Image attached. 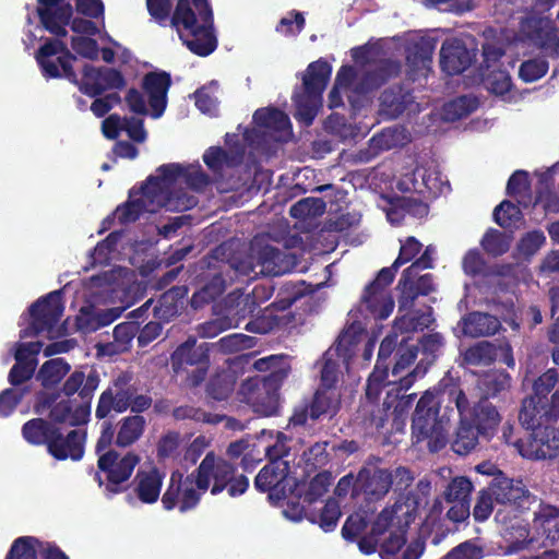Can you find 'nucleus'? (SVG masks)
<instances>
[{
    "label": "nucleus",
    "instance_id": "obj_1",
    "mask_svg": "<svg viewBox=\"0 0 559 559\" xmlns=\"http://www.w3.org/2000/svg\"><path fill=\"white\" fill-rule=\"evenodd\" d=\"M253 368L269 374L246 379L238 392L240 401L248 404L259 416L277 415L280 390L292 371L289 356L281 354L262 357L254 361Z\"/></svg>",
    "mask_w": 559,
    "mask_h": 559
},
{
    "label": "nucleus",
    "instance_id": "obj_2",
    "mask_svg": "<svg viewBox=\"0 0 559 559\" xmlns=\"http://www.w3.org/2000/svg\"><path fill=\"white\" fill-rule=\"evenodd\" d=\"M100 383V377L96 369L91 368L86 374L82 369H75L66 379L61 386V393L68 400H61L51 404L49 420L53 425L66 424L70 427H78L90 421L92 401L94 393Z\"/></svg>",
    "mask_w": 559,
    "mask_h": 559
},
{
    "label": "nucleus",
    "instance_id": "obj_3",
    "mask_svg": "<svg viewBox=\"0 0 559 559\" xmlns=\"http://www.w3.org/2000/svg\"><path fill=\"white\" fill-rule=\"evenodd\" d=\"M171 26L187 32V37L181 33L179 36L197 56L206 57L217 47L210 0H179L173 12Z\"/></svg>",
    "mask_w": 559,
    "mask_h": 559
},
{
    "label": "nucleus",
    "instance_id": "obj_4",
    "mask_svg": "<svg viewBox=\"0 0 559 559\" xmlns=\"http://www.w3.org/2000/svg\"><path fill=\"white\" fill-rule=\"evenodd\" d=\"M22 436L32 445H45L47 452L58 461H80L84 455V431L73 429L64 436L60 427L40 417L24 423Z\"/></svg>",
    "mask_w": 559,
    "mask_h": 559
},
{
    "label": "nucleus",
    "instance_id": "obj_5",
    "mask_svg": "<svg viewBox=\"0 0 559 559\" xmlns=\"http://www.w3.org/2000/svg\"><path fill=\"white\" fill-rule=\"evenodd\" d=\"M421 248L423 245L418 239L413 236L407 237L401 243L399 255L392 265L382 267L376 278L365 287L361 302L372 318L384 320L392 313L394 301L386 292V287L393 283L399 267L411 262Z\"/></svg>",
    "mask_w": 559,
    "mask_h": 559
},
{
    "label": "nucleus",
    "instance_id": "obj_6",
    "mask_svg": "<svg viewBox=\"0 0 559 559\" xmlns=\"http://www.w3.org/2000/svg\"><path fill=\"white\" fill-rule=\"evenodd\" d=\"M440 403L437 396L426 391L417 401L412 416L413 444L426 442L431 453L442 450L448 443L450 417L444 413L439 416Z\"/></svg>",
    "mask_w": 559,
    "mask_h": 559
},
{
    "label": "nucleus",
    "instance_id": "obj_7",
    "mask_svg": "<svg viewBox=\"0 0 559 559\" xmlns=\"http://www.w3.org/2000/svg\"><path fill=\"white\" fill-rule=\"evenodd\" d=\"M254 128L243 132V139L253 150L270 154L274 145L286 142L292 135L288 115L276 107H263L252 116Z\"/></svg>",
    "mask_w": 559,
    "mask_h": 559
},
{
    "label": "nucleus",
    "instance_id": "obj_8",
    "mask_svg": "<svg viewBox=\"0 0 559 559\" xmlns=\"http://www.w3.org/2000/svg\"><path fill=\"white\" fill-rule=\"evenodd\" d=\"M331 73L332 67L322 58L309 63L302 76L304 90L293 95V102L296 107L294 116L297 121L306 127H310L313 123Z\"/></svg>",
    "mask_w": 559,
    "mask_h": 559
},
{
    "label": "nucleus",
    "instance_id": "obj_9",
    "mask_svg": "<svg viewBox=\"0 0 559 559\" xmlns=\"http://www.w3.org/2000/svg\"><path fill=\"white\" fill-rule=\"evenodd\" d=\"M139 463L140 456L133 452L120 455L115 450H107L98 455L95 480L99 487H105L108 497L121 493L128 489L126 483Z\"/></svg>",
    "mask_w": 559,
    "mask_h": 559
},
{
    "label": "nucleus",
    "instance_id": "obj_10",
    "mask_svg": "<svg viewBox=\"0 0 559 559\" xmlns=\"http://www.w3.org/2000/svg\"><path fill=\"white\" fill-rule=\"evenodd\" d=\"M389 362L376 361L372 372L369 374L366 384V397L370 402H377L380 397L382 390L385 386L391 389L386 392V396L383 402V406L390 409L394 399L391 400L393 393L399 396L402 392L409 390L416 382L418 377H423L426 369L420 370L419 366H416L406 376L400 377L397 380L389 381Z\"/></svg>",
    "mask_w": 559,
    "mask_h": 559
},
{
    "label": "nucleus",
    "instance_id": "obj_11",
    "mask_svg": "<svg viewBox=\"0 0 559 559\" xmlns=\"http://www.w3.org/2000/svg\"><path fill=\"white\" fill-rule=\"evenodd\" d=\"M175 373L186 372L190 386H199L205 379L210 367L209 350L204 345H195L194 340H188L179 345L170 357Z\"/></svg>",
    "mask_w": 559,
    "mask_h": 559
},
{
    "label": "nucleus",
    "instance_id": "obj_12",
    "mask_svg": "<svg viewBox=\"0 0 559 559\" xmlns=\"http://www.w3.org/2000/svg\"><path fill=\"white\" fill-rule=\"evenodd\" d=\"M62 296V289H57L38 298L31 305L28 309L31 323L21 331V338L35 337L43 332L53 330L64 311Z\"/></svg>",
    "mask_w": 559,
    "mask_h": 559
},
{
    "label": "nucleus",
    "instance_id": "obj_13",
    "mask_svg": "<svg viewBox=\"0 0 559 559\" xmlns=\"http://www.w3.org/2000/svg\"><path fill=\"white\" fill-rule=\"evenodd\" d=\"M133 373L122 371L115 377L108 388L104 390L97 402L95 417L99 420L107 418L111 412L124 413L132 404L138 388L132 383Z\"/></svg>",
    "mask_w": 559,
    "mask_h": 559
},
{
    "label": "nucleus",
    "instance_id": "obj_14",
    "mask_svg": "<svg viewBox=\"0 0 559 559\" xmlns=\"http://www.w3.org/2000/svg\"><path fill=\"white\" fill-rule=\"evenodd\" d=\"M443 393L448 395L449 401L455 404L460 415V421L455 430L451 449L459 455H467L478 444L481 437L477 429L465 418V412L468 411L469 401L465 392L456 383L444 385Z\"/></svg>",
    "mask_w": 559,
    "mask_h": 559
},
{
    "label": "nucleus",
    "instance_id": "obj_15",
    "mask_svg": "<svg viewBox=\"0 0 559 559\" xmlns=\"http://www.w3.org/2000/svg\"><path fill=\"white\" fill-rule=\"evenodd\" d=\"M341 408V392L337 389L318 388L309 401L295 407L289 425L304 426L308 419L333 418Z\"/></svg>",
    "mask_w": 559,
    "mask_h": 559
},
{
    "label": "nucleus",
    "instance_id": "obj_16",
    "mask_svg": "<svg viewBox=\"0 0 559 559\" xmlns=\"http://www.w3.org/2000/svg\"><path fill=\"white\" fill-rule=\"evenodd\" d=\"M194 485V472L185 478L180 472H173L169 485L162 496L163 508L170 511L178 507L179 511L182 513L194 509L201 499V493L197 490Z\"/></svg>",
    "mask_w": 559,
    "mask_h": 559
},
{
    "label": "nucleus",
    "instance_id": "obj_17",
    "mask_svg": "<svg viewBox=\"0 0 559 559\" xmlns=\"http://www.w3.org/2000/svg\"><path fill=\"white\" fill-rule=\"evenodd\" d=\"M237 467L223 459H216L213 452H210L202 460L195 473V486L203 492L210 487L211 478L214 484L211 488L212 495H218L229 485Z\"/></svg>",
    "mask_w": 559,
    "mask_h": 559
},
{
    "label": "nucleus",
    "instance_id": "obj_18",
    "mask_svg": "<svg viewBox=\"0 0 559 559\" xmlns=\"http://www.w3.org/2000/svg\"><path fill=\"white\" fill-rule=\"evenodd\" d=\"M127 81L122 72L115 68L94 67L86 63L82 70L80 92L88 97L102 96L106 91L123 90Z\"/></svg>",
    "mask_w": 559,
    "mask_h": 559
},
{
    "label": "nucleus",
    "instance_id": "obj_19",
    "mask_svg": "<svg viewBox=\"0 0 559 559\" xmlns=\"http://www.w3.org/2000/svg\"><path fill=\"white\" fill-rule=\"evenodd\" d=\"M559 418V390L555 391L550 401L527 396L522 401L519 420L523 428L532 430L547 423H556Z\"/></svg>",
    "mask_w": 559,
    "mask_h": 559
},
{
    "label": "nucleus",
    "instance_id": "obj_20",
    "mask_svg": "<svg viewBox=\"0 0 559 559\" xmlns=\"http://www.w3.org/2000/svg\"><path fill=\"white\" fill-rule=\"evenodd\" d=\"M555 423L532 429L521 456L528 460H552L559 456V430Z\"/></svg>",
    "mask_w": 559,
    "mask_h": 559
},
{
    "label": "nucleus",
    "instance_id": "obj_21",
    "mask_svg": "<svg viewBox=\"0 0 559 559\" xmlns=\"http://www.w3.org/2000/svg\"><path fill=\"white\" fill-rule=\"evenodd\" d=\"M472 481L465 476H457L447 485L442 499L450 504L447 516L454 523L464 522L471 514Z\"/></svg>",
    "mask_w": 559,
    "mask_h": 559
},
{
    "label": "nucleus",
    "instance_id": "obj_22",
    "mask_svg": "<svg viewBox=\"0 0 559 559\" xmlns=\"http://www.w3.org/2000/svg\"><path fill=\"white\" fill-rule=\"evenodd\" d=\"M477 51L475 46L467 47L463 39L444 40L440 49L441 70L451 76L463 73L476 61Z\"/></svg>",
    "mask_w": 559,
    "mask_h": 559
},
{
    "label": "nucleus",
    "instance_id": "obj_23",
    "mask_svg": "<svg viewBox=\"0 0 559 559\" xmlns=\"http://www.w3.org/2000/svg\"><path fill=\"white\" fill-rule=\"evenodd\" d=\"M392 487V473L378 467H362L354 483V490L362 493L368 502L383 499Z\"/></svg>",
    "mask_w": 559,
    "mask_h": 559
},
{
    "label": "nucleus",
    "instance_id": "obj_24",
    "mask_svg": "<svg viewBox=\"0 0 559 559\" xmlns=\"http://www.w3.org/2000/svg\"><path fill=\"white\" fill-rule=\"evenodd\" d=\"M66 0H37V15L43 27L57 37H66L73 8Z\"/></svg>",
    "mask_w": 559,
    "mask_h": 559
},
{
    "label": "nucleus",
    "instance_id": "obj_25",
    "mask_svg": "<svg viewBox=\"0 0 559 559\" xmlns=\"http://www.w3.org/2000/svg\"><path fill=\"white\" fill-rule=\"evenodd\" d=\"M171 86L170 73L166 71H151L142 79V88L147 94L151 116L157 119L163 116L167 107V94Z\"/></svg>",
    "mask_w": 559,
    "mask_h": 559
},
{
    "label": "nucleus",
    "instance_id": "obj_26",
    "mask_svg": "<svg viewBox=\"0 0 559 559\" xmlns=\"http://www.w3.org/2000/svg\"><path fill=\"white\" fill-rule=\"evenodd\" d=\"M489 490L498 503H509L518 509H525L533 498L522 480L506 477L501 472L490 483Z\"/></svg>",
    "mask_w": 559,
    "mask_h": 559
},
{
    "label": "nucleus",
    "instance_id": "obj_27",
    "mask_svg": "<svg viewBox=\"0 0 559 559\" xmlns=\"http://www.w3.org/2000/svg\"><path fill=\"white\" fill-rule=\"evenodd\" d=\"M465 418L487 441L495 437L502 419L497 407L486 399H479L472 407L468 406Z\"/></svg>",
    "mask_w": 559,
    "mask_h": 559
},
{
    "label": "nucleus",
    "instance_id": "obj_28",
    "mask_svg": "<svg viewBox=\"0 0 559 559\" xmlns=\"http://www.w3.org/2000/svg\"><path fill=\"white\" fill-rule=\"evenodd\" d=\"M289 464L286 461H273L264 465L254 478V487L260 492H269L271 499L281 500L284 489L278 490L280 485L286 479Z\"/></svg>",
    "mask_w": 559,
    "mask_h": 559
},
{
    "label": "nucleus",
    "instance_id": "obj_29",
    "mask_svg": "<svg viewBox=\"0 0 559 559\" xmlns=\"http://www.w3.org/2000/svg\"><path fill=\"white\" fill-rule=\"evenodd\" d=\"M145 190H143V186L141 187L139 198H134L133 190L129 193V200L122 204H120L116 211L115 215L120 224L126 225L129 223H133L140 218V216L147 213H156L162 207L160 201H157L155 198L145 194Z\"/></svg>",
    "mask_w": 559,
    "mask_h": 559
},
{
    "label": "nucleus",
    "instance_id": "obj_30",
    "mask_svg": "<svg viewBox=\"0 0 559 559\" xmlns=\"http://www.w3.org/2000/svg\"><path fill=\"white\" fill-rule=\"evenodd\" d=\"M158 176H148L143 183V190L146 195L155 198L160 201L163 206L168 205L167 192L164 189L163 183L168 185L175 183L186 173L185 166L176 163L164 164L157 168Z\"/></svg>",
    "mask_w": 559,
    "mask_h": 559
},
{
    "label": "nucleus",
    "instance_id": "obj_31",
    "mask_svg": "<svg viewBox=\"0 0 559 559\" xmlns=\"http://www.w3.org/2000/svg\"><path fill=\"white\" fill-rule=\"evenodd\" d=\"M163 479V474L156 467L150 471H138L132 484L139 500L146 504L156 502L160 495Z\"/></svg>",
    "mask_w": 559,
    "mask_h": 559
},
{
    "label": "nucleus",
    "instance_id": "obj_32",
    "mask_svg": "<svg viewBox=\"0 0 559 559\" xmlns=\"http://www.w3.org/2000/svg\"><path fill=\"white\" fill-rule=\"evenodd\" d=\"M379 102L381 112L390 119H395L413 103V95L402 84H395L381 93Z\"/></svg>",
    "mask_w": 559,
    "mask_h": 559
},
{
    "label": "nucleus",
    "instance_id": "obj_33",
    "mask_svg": "<svg viewBox=\"0 0 559 559\" xmlns=\"http://www.w3.org/2000/svg\"><path fill=\"white\" fill-rule=\"evenodd\" d=\"M533 522L538 534L545 540L551 545L559 540V507L540 502Z\"/></svg>",
    "mask_w": 559,
    "mask_h": 559
},
{
    "label": "nucleus",
    "instance_id": "obj_34",
    "mask_svg": "<svg viewBox=\"0 0 559 559\" xmlns=\"http://www.w3.org/2000/svg\"><path fill=\"white\" fill-rule=\"evenodd\" d=\"M501 328L500 321L486 312H469L463 318V333L471 337L490 336Z\"/></svg>",
    "mask_w": 559,
    "mask_h": 559
},
{
    "label": "nucleus",
    "instance_id": "obj_35",
    "mask_svg": "<svg viewBox=\"0 0 559 559\" xmlns=\"http://www.w3.org/2000/svg\"><path fill=\"white\" fill-rule=\"evenodd\" d=\"M480 399H495L511 388V376L503 369H492L481 374L477 381Z\"/></svg>",
    "mask_w": 559,
    "mask_h": 559
},
{
    "label": "nucleus",
    "instance_id": "obj_36",
    "mask_svg": "<svg viewBox=\"0 0 559 559\" xmlns=\"http://www.w3.org/2000/svg\"><path fill=\"white\" fill-rule=\"evenodd\" d=\"M401 63L392 59H382L376 63L374 68L367 71L362 82L369 90H377L388 81L396 78L401 73Z\"/></svg>",
    "mask_w": 559,
    "mask_h": 559
},
{
    "label": "nucleus",
    "instance_id": "obj_37",
    "mask_svg": "<svg viewBox=\"0 0 559 559\" xmlns=\"http://www.w3.org/2000/svg\"><path fill=\"white\" fill-rule=\"evenodd\" d=\"M146 420L142 415L123 417L119 421V429L115 443L119 448H127L135 443L143 435Z\"/></svg>",
    "mask_w": 559,
    "mask_h": 559
},
{
    "label": "nucleus",
    "instance_id": "obj_38",
    "mask_svg": "<svg viewBox=\"0 0 559 559\" xmlns=\"http://www.w3.org/2000/svg\"><path fill=\"white\" fill-rule=\"evenodd\" d=\"M521 29L534 45L540 48L550 47L556 37V28L551 23L540 19H530L525 21Z\"/></svg>",
    "mask_w": 559,
    "mask_h": 559
},
{
    "label": "nucleus",
    "instance_id": "obj_39",
    "mask_svg": "<svg viewBox=\"0 0 559 559\" xmlns=\"http://www.w3.org/2000/svg\"><path fill=\"white\" fill-rule=\"evenodd\" d=\"M243 151L229 153L221 146H211L203 154V162L214 173H222L224 167H235L242 160Z\"/></svg>",
    "mask_w": 559,
    "mask_h": 559
},
{
    "label": "nucleus",
    "instance_id": "obj_40",
    "mask_svg": "<svg viewBox=\"0 0 559 559\" xmlns=\"http://www.w3.org/2000/svg\"><path fill=\"white\" fill-rule=\"evenodd\" d=\"M226 287L225 278L221 273L209 278L191 297V306L201 308L218 298Z\"/></svg>",
    "mask_w": 559,
    "mask_h": 559
},
{
    "label": "nucleus",
    "instance_id": "obj_41",
    "mask_svg": "<svg viewBox=\"0 0 559 559\" xmlns=\"http://www.w3.org/2000/svg\"><path fill=\"white\" fill-rule=\"evenodd\" d=\"M359 331L353 324L338 335L334 345L328 350H334L335 357L341 359L345 367H348L359 343Z\"/></svg>",
    "mask_w": 559,
    "mask_h": 559
},
{
    "label": "nucleus",
    "instance_id": "obj_42",
    "mask_svg": "<svg viewBox=\"0 0 559 559\" xmlns=\"http://www.w3.org/2000/svg\"><path fill=\"white\" fill-rule=\"evenodd\" d=\"M70 370L71 366L64 358H52L41 365L38 379L44 388L49 389L60 383Z\"/></svg>",
    "mask_w": 559,
    "mask_h": 559
},
{
    "label": "nucleus",
    "instance_id": "obj_43",
    "mask_svg": "<svg viewBox=\"0 0 559 559\" xmlns=\"http://www.w3.org/2000/svg\"><path fill=\"white\" fill-rule=\"evenodd\" d=\"M235 385V374L226 370L216 372L206 384V395L214 401H225L234 392Z\"/></svg>",
    "mask_w": 559,
    "mask_h": 559
},
{
    "label": "nucleus",
    "instance_id": "obj_44",
    "mask_svg": "<svg viewBox=\"0 0 559 559\" xmlns=\"http://www.w3.org/2000/svg\"><path fill=\"white\" fill-rule=\"evenodd\" d=\"M435 290L433 276L430 273L420 275L413 286H408L399 296V308L411 309L418 296H427Z\"/></svg>",
    "mask_w": 559,
    "mask_h": 559
},
{
    "label": "nucleus",
    "instance_id": "obj_45",
    "mask_svg": "<svg viewBox=\"0 0 559 559\" xmlns=\"http://www.w3.org/2000/svg\"><path fill=\"white\" fill-rule=\"evenodd\" d=\"M257 264L261 266V273L266 275H281L285 273L286 269L282 265L284 253L273 247L264 246L257 252Z\"/></svg>",
    "mask_w": 559,
    "mask_h": 559
},
{
    "label": "nucleus",
    "instance_id": "obj_46",
    "mask_svg": "<svg viewBox=\"0 0 559 559\" xmlns=\"http://www.w3.org/2000/svg\"><path fill=\"white\" fill-rule=\"evenodd\" d=\"M498 349L495 344L488 341H480L469 346L463 354L467 365L488 366L497 359Z\"/></svg>",
    "mask_w": 559,
    "mask_h": 559
},
{
    "label": "nucleus",
    "instance_id": "obj_47",
    "mask_svg": "<svg viewBox=\"0 0 559 559\" xmlns=\"http://www.w3.org/2000/svg\"><path fill=\"white\" fill-rule=\"evenodd\" d=\"M477 108L474 97L462 95L443 105L442 116L445 121L454 122L467 117Z\"/></svg>",
    "mask_w": 559,
    "mask_h": 559
},
{
    "label": "nucleus",
    "instance_id": "obj_48",
    "mask_svg": "<svg viewBox=\"0 0 559 559\" xmlns=\"http://www.w3.org/2000/svg\"><path fill=\"white\" fill-rule=\"evenodd\" d=\"M320 385L323 389H337L341 374L342 360L335 357L334 350H326L322 357Z\"/></svg>",
    "mask_w": 559,
    "mask_h": 559
},
{
    "label": "nucleus",
    "instance_id": "obj_49",
    "mask_svg": "<svg viewBox=\"0 0 559 559\" xmlns=\"http://www.w3.org/2000/svg\"><path fill=\"white\" fill-rule=\"evenodd\" d=\"M173 417L176 420L190 419L195 423L219 424L224 419L225 416L218 415V414H212V413L205 412L204 409H202L200 407H194L192 405H181V406L174 408Z\"/></svg>",
    "mask_w": 559,
    "mask_h": 559
},
{
    "label": "nucleus",
    "instance_id": "obj_50",
    "mask_svg": "<svg viewBox=\"0 0 559 559\" xmlns=\"http://www.w3.org/2000/svg\"><path fill=\"white\" fill-rule=\"evenodd\" d=\"M480 245L483 249L491 257H500L509 251V237L495 228H489L481 238Z\"/></svg>",
    "mask_w": 559,
    "mask_h": 559
},
{
    "label": "nucleus",
    "instance_id": "obj_51",
    "mask_svg": "<svg viewBox=\"0 0 559 559\" xmlns=\"http://www.w3.org/2000/svg\"><path fill=\"white\" fill-rule=\"evenodd\" d=\"M325 211V203L320 198H304L293 204L289 215L294 218L305 219L322 215Z\"/></svg>",
    "mask_w": 559,
    "mask_h": 559
},
{
    "label": "nucleus",
    "instance_id": "obj_52",
    "mask_svg": "<svg viewBox=\"0 0 559 559\" xmlns=\"http://www.w3.org/2000/svg\"><path fill=\"white\" fill-rule=\"evenodd\" d=\"M333 477L330 472L318 473L308 484L301 498L309 506L323 497L332 485Z\"/></svg>",
    "mask_w": 559,
    "mask_h": 559
},
{
    "label": "nucleus",
    "instance_id": "obj_53",
    "mask_svg": "<svg viewBox=\"0 0 559 559\" xmlns=\"http://www.w3.org/2000/svg\"><path fill=\"white\" fill-rule=\"evenodd\" d=\"M522 217L520 207L509 200H503L493 210V221L502 228H510L516 225Z\"/></svg>",
    "mask_w": 559,
    "mask_h": 559
},
{
    "label": "nucleus",
    "instance_id": "obj_54",
    "mask_svg": "<svg viewBox=\"0 0 559 559\" xmlns=\"http://www.w3.org/2000/svg\"><path fill=\"white\" fill-rule=\"evenodd\" d=\"M294 304L293 299H285L276 295L275 300L270 305V307L266 309V311L270 312V317L272 319V322H270L265 326H258V322L250 321L246 324V330L250 332H258V333H266L267 331L272 330L274 326L281 325V320L278 316H273V311H285L292 307Z\"/></svg>",
    "mask_w": 559,
    "mask_h": 559
},
{
    "label": "nucleus",
    "instance_id": "obj_55",
    "mask_svg": "<svg viewBox=\"0 0 559 559\" xmlns=\"http://www.w3.org/2000/svg\"><path fill=\"white\" fill-rule=\"evenodd\" d=\"M294 304L293 299H285L276 295L275 300L270 305V307L266 309V311L270 312V317L272 319V322H270L265 326H258V322L250 321L246 324V330L250 332H258V333H266L267 331L272 330L274 326L281 325V320L278 316H273V311H285L292 307Z\"/></svg>",
    "mask_w": 559,
    "mask_h": 559
},
{
    "label": "nucleus",
    "instance_id": "obj_56",
    "mask_svg": "<svg viewBox=\"0 0 559 559\" xmlns=\"http://www.w3.org/2000/svg\"><path fill=\"white\" fill-rule=\"evenodd\" d=\"M15 364L9 371L8 381L12 386H20L31 380L36 370L37 360L22 361L21 355L14 356Z\"/></svg>",
    "mask_w": 559,
    "mask_h": 559
},
{
    "label": "nucleus",
    "instance_id": "obj_57",
    "mask_svg": "<svg viewBox=\"0 0 559 559\" xmlns=\"http://www.w3.org/2000/svg\"><path fill=\"white\" fill-rule=\"evenodd\" d=\"M549 64L545 58L537 57L525 60L519 69V76L525 83H532L542 79L548 71Z\"/></svg>",
    "mask_w": 559,
    "mask_h": 559
},
{
    "label": "nucleus",
    "instance_id": "obj_58",
    "mask_svg": "<svg viewBox=\"0 0 559 559\" xmlns=\"http://www.w3.org/2000/svg\"><path fill=\"white\" fill-rule=\"evenodd\" d=\"M548 177L543 176L539 180V186L536 190L535 204H542L546 212H559V197L549 187Z\"/></svg>",
    "mask_w": 559,
    "mask_h": 559
},
{
    "label": "nucleus",
    "instance_id": "obj_59",
    "mask_svg": "<svg viewBox=\"0 0 559 559\" xmlns=\"http://www.w3.org/2000/svg\"><path fill=\"white\" fill-rule=\"evenodd\" d=\"M341 515L338 502L334 499H329L318 514V520L311 519V521L318 522L324 532H332L336 527Z\"/></svg>",
    "mask_w": 559,
    "mask_h": 559
},
{
    "label": "nucleus",
    "instance_id": "obj_60",
    "mask_svg": "<svg viewBox=\"0 0 559 559\" xmlns=\"http://www.w3.org/2000/svg\"><path fill=\"white\" fill-rule=\"evenodd\" d=\"M37 543L38 539L32 536L16 538L11 545L5 559H36L37 556L34 545Z\"/></svg>",
    "mask_w": 559,
    "mask_h": 559
},
{
    "label": "nucleus",
    "instance_id": "obj_61",
    "mask_svg": "<svg viewBox=\"0 0 559 559\" xmlns=\"http://www.w3.org/2000/svg\"><path fill=\"white\" fill-rule=\"evenodd\" d=\"M28 392L27 388H8L0 393V416H10L17 405L22 402L25 394Z\"/></svg>",
    "mask_w": 559,
    "mask_h": 559
},
{
    "label": "nucleus",
    "instance_id": "obj_62",
    "mask_svg": "<svg viewBox=\"0 0 559 559\" xmlns=\"http://www.w3.org/2000/svg\"><path fill=\"white\" fill-rule=\"evenodd\" d=\"M558 372L555 368H550L545 371L542 376H539L533 385V394L531 396L540 399L544 401H550L548 394L555 388L558 382Z\"/></svg>",
    "mask_w": 559,
    "mask_h": 559
},
{
    "label": "nucleus",
    "instance_id": "obj_63",
    "mask_svg": "<svg viewBox=\"0 0 559 559\" xmlns=\"http://www.w3.org/2000/svg\"><path fill=\"white\" fill-rule=\"evenodd\" d=\"M174 0H146V8L150 15L160 26H166L169 22L171 24V10Z\"/></svg>",
    "mask_w": 559,
    "mask_h": 559
},
{
    "label": "nucleus",
    "instance_id": "obj_64",
    "mask_svg": "<svg viewBox=\"0 0 559 559\" xmlns=\"http://www.w3.org/2000/svg\"><path fill=\"white\" fill-rule=\"evenodd\" d=\"M484 557L483 547L472 540H466L454 547L441 559H481Z\"/></svg>",
    "mask_w": 559,
    "mask_h": 559
}]
</instances>
